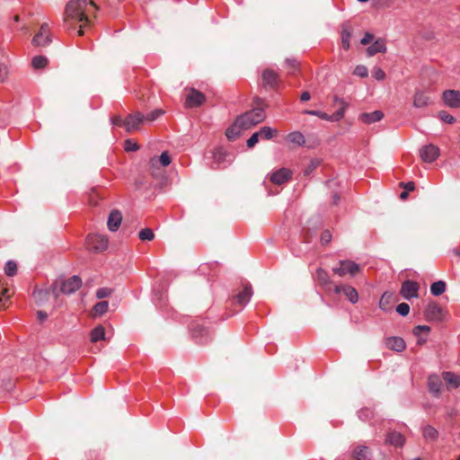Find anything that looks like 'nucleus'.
<instances>
[{"label": "nucleus", "mask_w": 460, "mask_h": 460, "mask_svg": "<svg viewBox=\"0 0 460 460\" xmlns=\"http://www.w3.org/2000/svg\"><path fill=\"white\" fill-rule=\"evenodd\" d=\"M335 102H340L341 104V107L334 112L332 116V121H340L344 117V111L347 108V103L342 100L338 98L337 96L334 97Z\"/></svg>", "instance_id": "obj_31"}, {"label": "nucleus", "mask_w": 460, "mask_h": 460, "mask_svg": "<svg viewBox=\"0 0 460 460\" xmlns=\"http://www.w3.org/2000/svg\"><path fill=\"white\" fill-rule=\"evenodd\" d=\"M159 162L163 166H168L171 164V157L167 151H164L161 154L159 157Z\"/></svg>", "instance_id": "obj_48"}, {"label": "nucleus", "mask_w": 460, "mask_h": 460, "mask_svg": "<svg viewBox=\"0 0 460 460\" xmlns=\"http://www.w3.org/2000/svg\"><path fill=\"white\" fill-rule=\"evenodd\" d=\"M52 41L48 23L40 26V31L33 37L31 43L36 47H47Z\"/></svg>", "instance_id": "obj_5"}, {"label": "nucleus", "mask_w": 460, "mask_h": 460, "mask_svg": "<svg viewBox=\"0 0 460 460\" xmlns=\"http://www.w3.org/2000/svg\"><path fill=\"white\" fill-rule=\"evenodd\" d=\"M385 344L388 349L397 352H401L406 348L405 341L401 337H389L386 339Z\"/></svg>", "instance_id": "obj_19"}, {"label": "nucleus", "mask_w": 460, "mask_h": 460, "mask_svg": "<svg viewBox=\"0 0 460 460\" xmlns=\"http://www.w3.org/2000/svg\"><path fill=\"white\" fill-rule=\"evenodd\" d=\"M253 103H254L255 107H260V108L263 109L264 101L262 99H261L260 97H254Z\"/></svg>", "instance_id": "obj_58"}, {"label": "nucleus", "mask_w": 460, "mask_h": 460, "mask_svg": "<svg viewBox=\"0 0 460 460\" xmlns=\"http://www.w3.org/2000/svg\"><path fill=\"white\" fill-rule=\"evenodd\" d=\"M457 413H458L457 410H456V409H455V408H452L451 410H449V411H447V416H448L449 418H453V417L456 416V415H457Z\"/></svg>", "instance_id": "obj_62"}, {"label": "nucleus", "mask_w": 460, "mask_h": 460, "mask_svg": "<svg viewBox=\"0 0 460 460\" xmlns=\"http://www.w3.org/2000/svg\"><path fill=\"white\" fill-rule=\"evenodd\" d=\"M427 321L442 322L446 319L447 313L436 302H429L424 310Z\"/></svg>", "instance_id": "obj_3"}, {"label": "nucleus", "mask_w": 460, "mask_h": 460, "mask_svg": "<svg viewBox=\"0 0 460 460\" xmlns=\"http://www.w3.org/2000/svg\"><path fill=\"white\" fill-rule=\"evenodd\" d=\"M108 302L107 301H102V302H99L97 303L94 306H93V313L95 315H102L104 313L107 312L108 310Z\"/></svg>", "instance_id": "obj_38"}, {"label": "nucleus", "mask_w": 460, "mask_h": 460, "mask_svg": "<svg viewBox=\"0 0 460 460\" xmlns=\"http://www.w3.org/2000/svg\"><path fill=\"white\" fill-rule=\"evenodd\" d=\"M291 177V171L287 168H281L270 176V181L277 185H281L288 181Z\"/></svg>", "instance_id": "obj_15"}, {"label": "nucleus", "mask_w": 460, "mask_h": 460, "mask_svg": "<svg viewBox=\"0 0 460 460\" xmlns=\"http://www.w3.org/2000/svg\"><path fill=\"white\" fill-rule=\"evenodd\" d=\"M287 140L295 146H300L305 143L304 135L299 131H294L287 136Z\"/></svg>", "instance_id": "obj_29"}, {"label": "nucleus", "mask_w": 460, "mask_h": 460, "mask_svg": "<svg viewBox=\"0 0 460 460\" xmlns=\"http://www.w3.org/2000/svg\"><path fill=\"white\" fill-rule=\"evenodd\" d=\"M429 331L430 328L428 325H418L413 329V334L419 336L420 332H429Z\"/></svg>", "instance_id": "obj_52"}, {"label": "nucleus", "mask_w": 460, "mask_h": 460, "mask_svg": "<svg viewBox=\"0 0 460 460\" xmlns=\"http://www.w3.org/2000/svg\"><path fill=\"white\" fill-rule=\"evenodd\" d=\"M260 137L263 139H270L274 134H277L276 129H272L270 127H263L259 131H257Z\"/></svg>", "instance_id": "obj_36"}, {"label": "nucleus", "mask_w": 460, "mask_h": 460, "mask_svg": "<svg viewBox=\"0 0 460 460\" xmlns=\"http://www.w3.org/2000/svg\"><path fill=\"white\" fill-rule=\"evenodd\" d=\"M260 136L258 132L253 133L251 137L247 140V146L249 148L253 147L259 142Z\"/></svg>", "instance_id": "obj_50"}, {"label": "nucleus", "mask_w": 460, "mask_h": 460, "mask_svg": "<svg viewBox=\"0 0 460 460\" xmlns=\"http://www.w3.org/2000/svg\"><path fill=\"white\" fill-rule=\"evenodd\" d=\"M408 192H409V191H407V190L402 191V192L400 194V198H401V199H407V197H408Z\"/></svg>", "instance_id": "obj_64"}, {"label": "nucleus", "mask_w": 460, "mask_h": 460, "mask_svg": "<svg viewBox=\"0 0 460 460\" xmlns=\"http://www.w3.org/2000/svg\"><path fill=\"white\" fill-rule=\"evenodd\" d=\"M104 339H105V329L102 325H98L91 331L90 340L92 342L95 343V342L102 341Z\"/></svg>", "instance_id": "obj_27"}, {"label": "nucleus", "mask_w": 460, "mask_h": 460, "mask_svg": "<svg viewBox=\"0 0 460 460\" xmlns=\"http://www.w3.org/2000/svg\"><path fill=\"white\" fill-rule=\"evenodd\" d=\"M439 119L448 124H453L456 121V119L450 115L448 112L442 111L438 113Z\"/></svg>", "instance_id": "obj_44"}, {"label": "nucleus", "mask_w": 460, "mask_h": 460, "mask_svg": "<svg viewBox=\"0 0 460 460\" xmlns=\"http://www.w3.org/2000/svg\"><path fill=\"white\" fill-rule=\"evenodd\" d=\"M4 272L9 277L14 276L17 272L16 263L13 261H9L4 267Z\"/></svg>", "instance_id": "obj_40"}, {"label": "nucleus", "mask_w": 460, "mask_h": 460, "mask_svg": "<svg viewBox=\"0 0 460 460\" xmlns=\"http://www.w3.org/2000/svg\"><path fill=\"white\" fill-rule=\"evenodd\" d=\"M111 121L113 125L115 126H119V127H124V119L119 116V115H114L111 118Z\"/></svg>", "instance_id": "obj_53"}, {"label": "nucleus", "mask_w": 460, "mask_h": 460, "mask_svg": "<svg viewBox=\"0 0 460 460\" xmlns=\"http://www.w3.org/2000/svg\"><path fill=\"white\" fill-rule=\"evenodd\" d=\"M138 237L142 241H152L155 234L150 228H144L139 232Z\"/></svg>", "instance_id": "obj_39"}, {"label": "nucleus", "mask_w": 460, "mask_h": 460, "mask_svg": "<svg viewBox=\"0 0 460 460\" xmlns=\"http://www.w3.org/2000/svg\"><path fill=\"white\" fill-rule=\"evenodd\" d=\"M354 75L359 77H367L368 71L365 66H357L353 72Z\"/></svg>", "instance_id": "obj_46"}, {"label": "nucleus", "mask_w": 460, "mask_h": 460, "mask_svg": "<svg viewBox=\"0 0 460 460\" xmlns=\"http://www.w3.org/2000/svg\"><path fill=\"white\" fill-rule=\"evenodd\" d=\"M432 103V99L428 91L416 90L413 96V106L421 109Z\"/></svg>", "instance_id": "obj_12"}, {"label": "nucleus", "mask_w": 460, "mask_h": 460, "mask_svg": "<svg viewBox=\"0 0 460 460\" xmlns=\"http://www.w3.org/2000/svg\"><path fill=\"white\" fill-rule=\"evenodd\" d=\"M95 10H97V6L93 1L71 0L66 6L64 22H78L89 23L92 11Z\"/></svg>", "instance_id": "obj_2"}, {"label": "nucleus", "mask_w": 460, "mask_h": 460, "mask_svg": "<svg viewBox=\"0 0 460 460\" xmlns=\"http://www.w3.org/2000/svg\"><path fill=\"white\" fill-rule=\"evenodd\" d=\"M300 99L302 102H306L310 100V93L308 92L302 93Z\"/></svg>", "instance_id": "obj_61"}, {"label": "nucleus", "mask_w": 460, "mask_h": 460, "mask_svg": "<svg viewBox=\"0 0 460 460\" xmlns=\"http://www.w3.org/2000/svg\"><path fill=\"white\" fill-rule=\"evenodd\" d=\"M192 332L194 336H207L208 335V331L200 325H196L192 328Z\"/></svg>", "instance_id": "obj_47"}, {"label": "nucleus", "mask_w": 460, "mask_h": 460, "mask_svg": "<svg viewBox=\"0 0 460 460\" xmlns=\"http://www.w3.org/2000/svg\"><path fill=\"white\" fill-rule=\"evenodd\" d=\"M226 155L227 154L225 149H223L222 147H217L214 151L213 158L216 163L222 164L223 162L226 161Z\"/></svg>", "instance_id": "obj_35"}, {"label": "nucleus", "mask_w": 460, "mask_h": 460, "mask_svg": "<svg viewBox=\"0 0 460 460\" xmlns=\"http://www.w3.org/2000/svg\"><path fill=\"white\" fill-rule=\"evenodd\" d=\"M399 186L401 188L405 189L407 191H412L415 188V183L413 181H408V182H400Z\"/></svg>", "instance_id": "obj_54"}, {"label": "nucleus", "mask_w": 460, "mask_h": 460, "mask_svg": "<svg viewBox=\"0 0 460 460\" xmlns=\"http://www.w3.org/2000/svg\"><path fill=\"white\" fill-rule=\"evenodd\" d=\"M372 75L376 80H383L385 77V73L380 67H374Z\"/></svg>", "instance_id": "obj_49"}, {"label": "nucleus", "mask_w": 460, "mask_h": 460, "mask_svg": "<svg viewBox=\"0 0 460 460\" xmlns=\"http://www.w3.org/2000/svg\"><path fill=\"white\" fill-rule=\"evenodd\" d=\"M359 266L356 262L344 260L340 261V267H335L332 269V271L340 277L345 276L349 273L351 276L356 275L359 271Z\"/></svg>", "instance_id": "obj_6"}, {"label": "nucleus", "mask_w": 460, "mask_h": 460, "mask_svg": "<svg viewBox=\"0 0 460 460\" xmlns=\"http://www.w3.org/2000/svg\"><path fill=\"white\" fill-rule=\"evenodd\" d=\"M385 443L401 447L405 443V438L397 431H392L388 433Z\"/></svg>", "instance_id": "obj_23"}, {"label": "nucleus", "mask_w": 460, "mask_h": 460, "mask_svg": "<svg viewBox=\"0 0 460 460\" xmlns=\"http://www.w3.org/2000/svg\"><path fill=\"white\" fill-rule=\"evenodd\" d=\"M262 81L265 86L274 88L279 83V75L272 69L267 68L262 72Z\"/></svg>", "instance_id": "obj_18"}, {"label": "nucleus", "mask_w": 460, "mask_h": 460, "mask_svg": "<svg viewBox=\"0 0 460 460\" xmlns=\"http://www.w3.org/2000/svg\"><path fill=\"white\" fill-rule=\"evenodd\" d=\"M385 51H386L385 42L381 39L376 40L367 49L368 56H374L376 53H385Z\"/></svg>", "instance_id": "obj_24"}, {"label": "nucleus", "mask_w": 460, "mask_h": 460, "mask_svg": "<svg viewBox=\"0 0 460 460\" xmlns=\"http://www.w3.org/2000/svg\"><path fill=\"white\" fill-rule=\"evenodd\" d=\"M316 280L323 287H328L332 284L328 272L322 268L316 270Z\"/></svg>", "instance_id": "obj_28"}, {"label": "nucleus", "mask_w": 460, "mask_h": 460, "mask_svg": "<svg viewBox=\"0 0 460 460\" xmlns=\"http://www.w3.org/2000/svg\"><path fill=\"white\" fill-rule=\"evenodd\" d=\"M439 155V148L432 144L424 146L420 150V156L425 163L434 162Z\"/></svg>", "instance_id": "obj_9"}, {"label": "nucleus", "mask_w": 460, "mask_h": 460, "mask_svg": "<svg viewBox=\"0 0 460 460\" xmlns=\"http://www.w3.org/2000/svg\"><path fill=\"white\" fill-rule=\"evenodd\" d=\"M122 216L119 210H113L111 212L107 226L111 231H117L121 224Z\"/></svg>", "instance_id": "obj_21"}, {"label": "nucleus", "mask_w": 460, "mask_h": 460, "mask_svg": "<svg viewBox=\"0 0 460 460\" xmlns=\"http://www.w3.org/2000/svg\"><path fill=\"white\" fill-rule=\"evenodd\" d=\"M164 114V111L162 109H155L150 113H148L146 116H145V120L148 121H155L160 116Z\"/></svg>", "instance_id": "obj_41"}, {"label": "nucleus", "mask_w": 460, "mask_h": 460, "mask_svg": "<svg viewBox=\"0 0 460 460\" xmlns=\"http://www.w3.org/2000/svg\"><path fill=\"white\" fill-rule=\"evenodd\" d=\"M393 298V293L385 292L383 296H381L380 302H379V307L386 311L390 309V302Z\"/></svg>", "instance_id": "obj_34"}, {"label": "nucleus", "mask_w": 460, "mask_h": 460, "mask_svg": "<svg viewBox=\"0 0 460 460\" xmlns=\"http://www.w3.org/2000/svg\"><path fill=\"white\" fill-rule=\"evenodd\" d=\"M351 38V31L347 28H343L342 33H341V44L343 49H349V40Z\"/></svg>", "instance_id": "obj_37"}, {"label": "nucleus", "mask_w": 460, "mask_h": 460, "mask_svg": "<svg viewBox=\"0 0 460 460\" xmlns=\"http://www.w3.org/2000/svg\"><path fill=\"white\" fill-rule=\"evenodd\" d=\"M384 117V114L380 111H375L369 113H362L360 115V119L366 124H371L376 121H379Z\"/></svg>", "instance_id": "obj_25"}, {"label": "nucleus", "mask_w": 460, "mask_h": 460, "mask_svg": "<svg viewBox=\"0 0 460 460\" xmlns=\"http://www.w3.org/2000/svg\"><path fill=\"white\" fill-rule=\"evenodd\" d=\"M287 64L291 67L296 69V61L295 59H287Z\"/></svg>", "instance_id": "obj_63"}, {"label": "nucleus", "mask_w": 460, "mask_h": 460, "mask_svg": "<svg viewBox=\"0 0 460 460\" xmlns=\"http://www.w3.org/2000/svg\"><path fill=\"white\" fill-rule=\"evenodd\" d=\"M442 378L446 383L447 389H456L460 386V376L452 372H443Z\"/></svg>", "instance_id": "obj_17"}, {"label": "nucleus", "mask_w": 460, "mask_h": 460, "mask_svg": "<svg viewBox=\"0 0 460 460\" xmlns=\"http://www.w3.org/2000/svg\"><path fill=\"white\" fill-rule=\"evenodd\" d=\"M205 100V95L201 92L196 89H191L186 96L185 103L187 107L193 108L203 104Z\"/></svg>", "instance_id": "obj_13"}, {"label": "nucleus", "mask_w": 460, "mask_h": 460, "mask_svg": "<svg viewBox=\"0 0 460 460\" xmlns=\"http://www.w3.org/2000/svg\"><path fill=\"white\" fill-rule=\"evenodd\" d=\"M49 60L44 56H35L31 60V65L35 69H41L47 66Z\"/></svg>", "instance_id": "obj_33"}, {"label": "nucleus", "mask_w": 460, "mask_h": 460, "mask_svg": "<svg viewBox=\"0 0 460 460\" xmlns=\"http://www.w3.org/2000/svg\"><path fill=\"white\" fill-rule=\"evenodd\" d=\"M37 317H38L39 321L43 322V321H45L47 319L48 314L44 311H38L37 312Z\"/></svg>", "instance_id": "obj_59"}, {"label": "nucleus", "mask_w": 460, "mask_h": 460, "mask_svg": "<svg viewBox=\"0 0 460 460\" xmlns=\"http://www.w3.org/2000/svg\"><path fill=\"white\" fill-rule=\"evenodd\" d=\"M138 148H139V146L136 143L131 144V141L129 139H128L126 141V150L127 151H137Z\"/></svg>", "instance_id": "obj_57"}, {"label": "nucleus", "mask_w": 460, "mask_h": 460, "mask_svg": "<svg viewBox=\"0 0 460 460\" xmlns=\"http://www.w3.org/2000/svg\"><path fill=\"white\" fill-rule=\"evenodd\" d=\"M81 286V279L78 276H73L62 282L60 292L66 295H70L79 289Z\"/></svg>", "instance_id": "obj_11"}, {"label": "nucleus", "mask_w": 460, "mask_h": 460, "mask_svg": "<svg viewBox=\"0 0 460 460\" xmlns=\"http://www.w3.org/2000/svg\"><path fill=\"white\" fill-rule=\"evenodd\" d=\"M49 296L50 291L49 289H38L33 292V297L35 303L38 305H43L46 302H48Z\"/></svg>", "instance_id": "obj_26"}, {"label": "nucleus", "mask_w": 460, "mask_h": 460, "mask_svg": "<svg viewBox=\"0 0 460 460\" xmlns=\"http://www.w3.org/2000/svg\"><path fill=\"white\" fill-rule=\"evenodd\" d=\"M334 291L337 294L343 293L344 296L352 303L355 304L358 300V294L357 290L349 285L335 286Z\"/></svg>", "instance_id": "obj_14"}, {"label": "nucleus", "mask_w": 460, "mask_h": 460, "mask_svg": "<svg viewBox=\"0 0 460 460\" xmlns=\"http://www.w3.org/2000/svg\"><path fill=\"white\" fill-rule=\"evenodd\" d=\"M112 292L113 290L110 288H102L96 291V296L99 299L109 297Z\"/></svg>", "instance_id": "obj_42"}, {"label": "nucleus", "mask_w": 460, "mask_h": 460, "mask_svg": "<svg viewBox=\"0 0 460 460\" xmlns=\"http://www.w3.org/2000/svg\"><path fill=\"white\" fill-rule=\"evenodd\" d=\"M371 450L366 446H357L352 451V457L355 460H370Z\"/></svg>", "instance_id": "obj_20"}, {"label": "nucleus", "mask_w": 460, "mask_h": 460, "mask_svg": "<svg viewBox=\"0 0 460 460\" xmlns=\"http://www.w3.org/2000/svg\"><path fill=\"white\" fill-rule=\"evenodd\" d=\"M442 99L445 104L452 109L460 108V92L456 90H446L443 92Z\"/></svg>", "instance_id": "obj_10"}, {"label": "nucleus", "mask_w": 460, "mask_h": 460, "mask_svg": "<svg viewBox=\"0 0 460 460\" xmlns=\"http://www.w3.org/2000/svg\"><path fill=\"white\" fill-rule=\"evenodd\" d=\"M252 295V289L250 283L246 282L243 285V289L235 296V300L240 305H246Z\"/></svg>", "instance_id": "obj_16"}, {"label": "nucleus", "mask_w": 460, "mask_h": 460, "mask_svg": "<svg viewBox=\"0 0 460 460\" xmlns=\"http://www.w3.org/2000/svg\"><path fill=\"white\" fill-rule=\"evenodd\" d=\"M305 113L310 114V115H314V116H317V117H319V118H321L322 119H324V120L332 121V116L331 115H328L327 113L320 111H305Z\"/></svg>", "instance_id": "obj_43"}, {"label": "nucleus", "mask_w": 460, "mask_h": 460, "mask_svg": "<svg viewBox=\"0 0 460 460\" xmlns=\"http://www.w3.org/2000/svg\"><path fill=\"white\" fill-rule=\"evenodd\" d=\"M145 120V116L141 112L128 114L124 119V128L128 133H132L139 128V125Z\"/></svg>", "instance_id": "obj_7"}, {"label": "nucleus", "mask_w": 460, "mask_h": 460, "mask_svg": "<svg viewBox=\"0 0 460 460\" xmlns=\"http://www.w3.org/2000/svg\"><path fill=\"white\" fill-rule=\"evenodd\" d=\"M7 67L4 64H0V82H4L7 77Z\"/></svg>", "instance_id": "obj_55"}, {"label": "nucleus", "mask_w": 460, "mask_h": 460, "mask_svg": "<svg viewBox=\"0 0 460 460\" xmlns=\"http://www.w3.org/2000/svg\"><path fill=\"white\" fill-rule=\"evenodd\" d=\"M265 118L264 110L260 107H254L252 110L237 116L234 123L226 130L227 139L230 141L235 140L243 131L262 122Z\"/></svg>", "instance_id": "obj_1"}, {"label": "nucleus", "mask_w": 460, "mask_h": 460, "mask_svg": "<svg viewBox=\"0 0 460 460\" xmlns=\"http://www.w3.org/2000/svg\"><path fill=\"white\" fill-rule=\"evenodd\" d=\"M420 285L413 280H405L402 284L400 294L405 299L417 297L419 295Z\"/></svg>", "instance_id": "obj_8"}, {"label": "nucleus", "mask_w": 460, "mask_h": 460, "mask_svg": "<svg viewBox=\"0 0 460 460\" xmlns=\"http://www.w3.org/2000/svg\"><path fill=\"white\" fill-rule=\"evenodd\" d=\"M319 164L318 161H312L308 168L305 170V173H309L311 171H313L314 168H316Z\"/></svg>", "instance_id": "obj_60"}, {"label": "nucleus", "mask_w": 460, "mask_h": 460, "mask_svg": "<svg viewBox=\"0 0 460 460\" xmlns=\"http://www.w3.org/2000/svg\"><path fill=\"white\" fill-rule=\"evenodd\" d=\"M396 312L402 316H406L410 312V306L406 303H401L397 305Z\"/></svg>", "instance_id": "obj_45"}, {"label": "nucleus", "mask_w": 460, "mask_h": 460, "mask_svg": "<svg viewBox=\"0 0 460 460\" xmlns=\"http://www.w3.org/2000/svg\"><path fill=\"white\" fill-rule=\"evenodd\" d=\"M332 240V234L329 230H325L321 234V243L323 244H328Z\"/></svg>", "instance_id": "obj_51"}, {"label": "nucleus", "mask_w": 460, "mask_h": 460, "mask_svg": "<svg viewBox=\"0 0 460 460\" xmlns=\"http://www.w3.org/2000/svg\"><path fill=\"white\" fill-rule=\"evenodd\" d=\"M446 290V283L442 280L436 281L430 286V292L433 296H440Z\"/></svg>", "instance_id": "obj_32"}, {"label": "nucleus", "mask_w": 460, "mask_h": 460, "mask_svg": "<svg viewBox=\"0 0 460 460\" xmlns=\"http://www.w3.org/2000/svg\"><path fill=\"white\" fill-rule=\"evenodd\" d=\"M87 249L95 252H101L107 249L108 239L101 234H93L86 239Z\"/></svg>", "instance_id": "obj_4"}, {"label": "nucleus", "mask_w": 460, "mask_h": 460, "mask_svg": "<svg viewBox=\"0 0 460 460\" xmlns=\"http://www.w3.org/2000/svg\"><path fill=\"white\" fill-rule=\"evenodd\" d=\"M373 39L374 35L369 32H367L361 40V44L367 45L373 40Z\"/></svg>", "instance_id": "obj_56"}, {"label": "nucleus", "mask_w": 460, "mask_h": 460, "mask_svg": "<svg viewBox=\"0 0 460 460\" xmlns=\"http://www.w3.org/2000/svg\"><path fill=\"white\" fill-rule=\"evenodd\" d=\"M423 437L426 440L435 441L438 438V431L430 425H426L422 429Z\"/></svg>", "instance_id": "obj_30"}, {"label": "nucleus", "mask_w": 460, "mask_h": 460, "mask_svg": "<svg viewBox=\"0 0 460 460\" xmlns=\"http://www.w3.org/2000/svg\"><path fill=\"white\" fill-rule=\"evenodd\" d=\"M428 386L429 392L438 396L442 386L441 378L438 375L429 376L428 378Z\"/></svg>", "instance_id": "obj_22"}]
</instances>
